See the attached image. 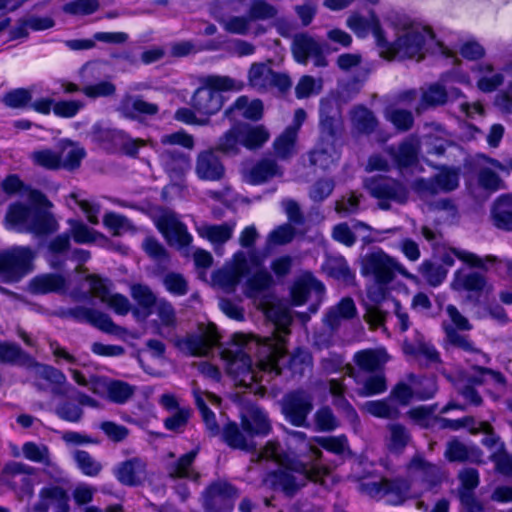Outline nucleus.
Returning a JSON list of instances; mask_svg holds the SVG:
<instances>
[{
  "label": "nucleus",
  "mask_w": 512,
  "mask_h": 512,
  "mask_svg": "<svg viewBox=\"0 0 512 512\" xmlns=\"http://www.w3.org/2000/svg\"><path fill=\"white\" fill-rule=\"evenodd\" d=\"M132 298L137 304L145 311V316L152 313V308L156 305L159 299L147 285L134 284L130 289Z\"/></svg>",
  "instance_id": "nucleus-55"
},
{
  "label": "nucleus",
  "mask_w": 512,
  "mask_h": 512,
  "mask_svg": "<svg viewBox=\"0 0 512 512\" xmlns=\"http://www.w3.org/2000/svg\"><path fill=\"white\" fill-rule=\"evenodd\" d=\"M35 469L20 462H11L4 468L7 483L13 488L20 487L21 493L28 497L33 494V480L31 475Z\"/></svg>",
  "instance_id": "nucleus-24"
},
{
  "label": "nucleus",
  "mask_w": 512,
  "mask_h": 512,
  "mask_svg": "<svg viewBox=\"0 0 512 512\" xmlns=\"http://www.w3.org/2000/svg\"><path fill=\"white\" fill-rule=\"evenodd\" d=\"M57 146L55 149L44 148L33 151L30 154L32 162L40 167L48 170H56L60 168Z\"/></svg>",
  "instance_id": "nucleus-61"
},
{
  "label": "nucleus",
  "mask_w": 512,
  "mask_h": 512,
  "mask_svg": "<svg viewBox=\"0 0 512 512\" xmlns=\"http://www.w3.org/2000/svg\"><path fill=\"white\" fill-rule=\"evenodd\" d=\"M297 127H287L274 141L275 154L280 159H288L295 152Z\"/></svg>",
  "instance_id": "nucleus-49"
},
{
  "label": "nucleus",
  "mask_w": 512,
  "mask_h": 512,
  "mask_svg": "<svg viewBox=\"0 0 512 512\" xmlns=\"http://www.w3.org/2000/svg\"><path fill=\"white\" fill-rule=\"evenodd\" d=\"M92 135L96 141L109 143L115 149L121 150L128 156H136L140 147L144 146V141L130 137L123 130L106 128L101 125H94Z\"/></svg>",
  "instance_id": "nucleus-14"
},
{
  "label": "nucleus",
  "mask_w": 512,
  "mask_h": 512,
  "mask_svg": "<svg viewBox=\"0 0 512 512\" xmlns=\"http://www.w3.org/2000/svg\"><path fill=\"white\" fill-rule=\"evenodd\" d=\"M86 281L89 283V292L83 293L81 297L77 298L78 300H86L90 296H94L106 303L119 315H126L130 311V302L126 296L119 293H110L111 283L109 280L91 274L86 276Z\"/></svg>",
  "instance_id": "nucleus-11"
},
{
  "label": "nucleus",
  "mask_w": 512,
  "mask_h": 512,
  "mask_svg": "<svg viewBox=\"0 0 512 512\" xmlns=\"http://www.w3.org/2000/svg\"><path fill=\"white\" fill-rule=\"evenodd\" d=\"M6 227L20 233L45 235L57 230V222L49 212L23 203L9 206L5 216Z\"/></svg>",
  "instance_id": "nucleus-4"
},
{
  "label": "nucleus",
  "mask_w": 512,
  "mask_h": 512,
  "mask_svg": "<svg viewBox=\"0 0 512 512\" xmlns=\"http://www.w3.org/2000/svg\"><path fill=\"white\" fill-rule=\"evenodd\" d=\"M281 174V168L275 160L264 158L256 162L245 172L244 179L249 184L259 185L269 181L275 176H280Z\"/></svg>",
  "instance_id": "nucleus-28"
},
{
  "label": "nucleus",
  "mask_w": 512,
  "mask_h": 512,
  "mask_svg": "<svg viewBox=\"0 0 512 512\" xmlns=\"http://www.w3.org/2000/svg\"><path fill=\"white\" fill-rule=\"evenodd\" d=\"M385 117L400 131H408L414 124L413 114L409 110L389 107L385 111Z\"/></svg>",
  "instance_id": "nucleus-63"
},
{
  "label": "nucleus",
  "mask_w": 512,
  "mask_h": 512,
  "mask_svg": "<svg viewBox=\"0 0 512 512\" xmlns=\"http://www.w3.org/2000/svg\"><path fill=\"white\" fill-rule=\"evenodd\" d=\"M453 252L459 259H461L465 263H467L473 267H477V268L484 269V270H488L489 266H494L498 263L504 264L507 269L508 274L512 276V261H509V260L503 261L493 255H488L484 258H481L474 253L455 250V249L453 250Z\"/></svg>",
  "instance_id": "nucleus-47"
},
{
  "label": "nucleus",
  "mask_w": 512,
  "mask_h": 512,
  "mask_svg": "<svg viewBox=\"0 0 512 512\" xmlns=\"http://www.w3.org/2000/svg\"><path fill=\"white\" fill-rule=\"evenodd\" d=\"M419 143L415 138H409L402 142L394 154V158L400 167H409L417 161Z\"/></svg>",
  "instance_id": "nucleus-56"
},
{
  "label": "nucleus",
  "mask_w": 512,
  "mask_h": 512,
  "mask_svg": "<svg viewBox=\"0 0 512 512\" xmlns=\"http://www.w3.org/2000/svg\"><path fill=\"white\" fill-rule=\"evenodd\" d=\"M333 105L330 101H321L319 115H320V130L323 136L334 138L337 135L340 121L332 115Z\"/></svg>",
  "instance_id": "nucleus-48"
},
{
  "label": "nucleus",
  "mask_w": 512,
  "mask_h": 512,
  "mask_svg": "<svg viewBox=\"0 0 512 512\" xmlns=\"http://www.w3.org/2000/svg\"><path fill=\"white\" fill-rule=\"evenodd\" d=\"M411 465L415 479L420 480L425 489H431L441 482L442 475L438 466L423 459H414Z\"/></svg>",
  "instance_id": "nucleus-40"
},
{
  "label": "nucleus",
  "mask_w": 512,
  "mask_h": 512,
  "mask_svg": "<svg viewBox=\"0 0 512 512\" xmlns=\"http://www.w3.org/2000/svg\"><path fill=\"white\" fill-rule=\"evenodd\" d=\"M36 377L45 380L51 385V393L55 396H64L68 393L69 385L66 376L58 369L38 363L33 370Z\"/></svg>",
  "instance_id": "nucleus-32"
},
{
  "label": "nucleus",
  "mask_w": 512,
  "mask_h": 512,
  "mask_svg": "<svg viewBox=\"0 0 512 512\" xmlns=\"http://www.w3.org/2000/svg\"><path fill=\"white\" fill-rule=\"evenodd\" d=\"M233 224H220V225H203L198 228L200 236L208 239L213 244H223L227 242L233 234Z\"/></svg>",
  "instance_id": "nucleus-51"
},
{
  "label": "nucleus",
  "mask_w": 512,
  "mask_h": 512,
  "mask_svg": "<svg viewBox=\"0 0 512 512\" xmlns=\"http://www.w3.org/2000/svg\"><path fill=\"white\" fill-rule=\"evenodd\" d=\"M116 479L125 486H138L146 472V462L140 457H133L118 463L113 469Z\"/></svg>",
  "instance_id": "nucleus-21"
},
{
  "label": "nucleus",
  "mask_w": 512,
  "mask_h": 512,
  "mask_svg": "<svg viewBox=\"0 0 512 512\" xmlns=\"http://www.w3.org/2000/svg\"><path fill=\"white\" fill-rule=\"evenodd\" d=\"M242 146L238 124L233 125L219 139L215 147V151H219L227 155H236Z\"/></svg>",
  "instance_id": "nucleus-50"
},
{
  "label": "nucleus",
  "mask_w": 512,
  "mask_h": 512,
  "mask_svg": "<svg viewBox=\"0 0 512 512\" xmlns=\"http://www.w3.org/2000/svg\"><path fill=\"white\" fill-rule=\"evenodd\" d=\"M65 286V279L56 274L37 276L30 281V290L33 293L43 294L58 291Z\"/></svg>",
  "instance_id": "nucleus-52"
},
{
  "label": "nucleus",
  "mask_w": 512,
  "mask_h": 512,
  "mask_svg": "<svg viewBox=\"0 0 512 512\" xmlns=\"http://www.w3.org/2000/svg\"><path fill=\"white\" fill-rule=\"evenodd\" d=\"M262 113L263 105L260 100L249 101L248 97L240 96L233 105L225 111V117L230 120H236L239 116L251 120H258L262 117Z\"/></svg>",
  "instance_id": "nucleus-33"
},
{
  "label": "nucleus",
  "mask_w": 512,
  "mask_h": 512,
  "mask_svg": "<svg viewBox=\"0 0 512 512\" xmlns=\"http://www.w3.org/2000/svg\"><path fill=\"white\" fill-rule=\"evenodd\" d=\"M39 496L40 500L33 506V511L47 512L52 508L54 512H69V497L63 488L45 487L40 491Z\"/></svg>",
  "instance_id": "nucleus-25"
},
{
  "label": "nucleus",
  "mask_w": 512,
  "mask_h": 512,
  "mask_svg": "<svg viewBox=\"0 0 512 512\" xmlns=\"http://www.w3.org/2000/svg\"><path fill=\"white\" fill-rule=\"evenodd\" d=\"M445 457L451 462L469 461L472 463H482L483 452L477 446H468L454 439L447 443Z\"/></svg>",
  "instance_id": "nucleus-34"
},
{
  "label": "nucleus",
  "mask_w": 512,
  "mask_h": 512,
  "mask_svg": "<svg viewBox=\"0 0 512 512\" xmlns=\"http://www.w3.org/2000/svg\"><path fill=\"white\" fill-rule=\"evenodd\" d=\"M242 146L249 150L261 148L270 137L269 131L263 125L238 123Z\"/></svg>",
  "instance_id": "nucleus-37"
},
{
  "label": "nucleus",
  "mask_w": 512,
  "mask_h": 512,
  "mask_svg": "<svg viewBox=\"0 0 512 512\" xmlns=\"http://www.w3.org/2000/svg\"><path fill=\"white\" fill-rule=\"evenodd\" d=\"M193 396L208 435L210 437L220 436L222 429L217 422L215 413L208 407V403L218 405L220 399L216 395L204 392L197 387L193 388Z\"/></svg>",
  "instance_id": "nucleus-18"
},
{
  "label": "nucleus",
  "mask_w": 512,
  "mask_h": 512,
  "mask_svg": "<svg viewBox=\"0 0 512 512\" xmlns=\"http://www.w3.org/2000/svg\"><path fill=\"white\" fill-rule=\"evenodd\" d=\"M388 300H396L386 295L381 287L370 288L367 292V300L364 302V319L373 327L384 325L388 318Z\"/></svg>",
  "instance_id": "nucleus-17"
},
{
  "label": "nucleus",
  "mask_w": 512,
  "mask_h": 512,
  "mask_svg": "<svg viewBox=\"0 0 512 512\" xmlns=\"http://www.w3.org/2000/svg\"><path fill=\"white\" fill-rule=\"evenodd\" d=\"M362 410L378 418H392L398 414L397 407L390 403L389 398L383 400L367 401L362 405Z\"/></svg>",
  "instance_id": "nucleus-62"
},
{
  "label": "nucleus",
  "mask_w": 512,
  "mask_h": 512,
  "mask_svg": "<svg viewBox=\"0 0 512 512\" xmlns=\"http://www.w3.org/2000/svg\"><path fill=\"white\" fill-rule=\"evenodd\" d=\"M60 168L74 170L80 166L86 152L84 148L68 141H61L57 145Z\"/></svg>",
  "instance_id": "nucleus-39"
},
{
  "label": "nucleus",
  "mask_w": 512,
  "mask_h": 512,
  "mask_svg": "<svg viewBox=\"0 0 512 512\" xmlns=\"http://www.w3.org/2000/svg\"><path fill=\"white\" fill-rule=\"evenodd\" d=\"M0 362L3 364L16 365L34 370L38 364L29 354L22 348L12 342H0Z\"/></svg>",
  "instance_id": "nucleus-31"
},
{
  "label": "nucleus",
  "mask_w": 512,
  "mask_h": 512,
  "mask_svg": "<svg viewBox=\"0 0 512 512\" xmlns=\"http://www.w3.org/2000/svg\"><path fill=\"white\" fill-rule=\"evenodd\" d=\"M238 83L228 76L209 75L201 79V86L191 98L192 108L204 118L218 113L224 104L221 91L239 90Z\"/></svg>",
  "instance_id": "nucleus-5"
},
{
  "label": "nucleus",
  "mask_w": 512,
  "mask_h": 512,
  "mask_svg": "<svg viewBox=\"0 0 512 512\" xmlns=\"http://www.w3.org/2000/svg\"><path fill=\"white\" fill-rule=\"evenodd\" d=\"M442 328L445 333V339L451 346L471 355V358L467 359L468 362L473 361L482 364L490 362V357L478 349L469 336L461 334L455 327H452V325H448L447 323H442Z\"/></svg>",
  "instance_id": "nucleus-20"
},
{
  "label": "nucleus",
  "mask_w": 512,
  "mask_h": 512,
  "mask_svg": "<svg viewBox=\"0 0 512 512\" xmlns=\"http://www.w3.org/2000/svg\"><path fill=\"white\" fill-rule=\"evenodd\" d=\"M359 385L357 394L361 397H370L384 393L387 390L386 378L383 372L370 374L369 376L356 378Z\"/></svg>",
  "instance_id": "nucleus-45"
},
{
  "label": "nucleus",
  "mask_w": 512,
  "mask_h": 512,
  "mask_svg": "<svg viewBox=\"0 0 512 512\" xmlns=\"http://www.w3.org/2000/svg\"><path fill=\"white\" fill-rule=\"evenodd\" d=\"M323 269L330 277L345 283H350L354 278L346 259L341 255H327Z\"/></svg>",
  "instance_id": "nucleus-42"
},
{
  "label": "nucleus",
  "mask_w": 512,
  "mask_h": 512,
  "mask_svg": "<svg viewBox=\"0 0 512 512\" xmlns=\"http://www.w3.org/2000/svg\"><path fill=\"white\" fill-rule=\"evenodd\" d=\"M219 342V334L214 324H200L195 333L177 341L178 348L191 356H206Z\"/></svg>",
  "instance_id": "nucleus-12"
},
{
  "label": "nucleus",
  "mask_w": 512,
  "mask_h": 512,
  "mask_svg": "<svg viewBox=\"0 0 512 512\" xmlns=\"http://www.w3.org/2000/svg\"><path fill=\"white\" fill-rule=\"evenodd\" d=\"M346 25L360 38H365L369 32H372L377 46L379 48L381 47L384 41V32L381 28L379 18L374 11H370L368 18L358 13H353L347 18Z\"/></svg>",
  "instance_id": "nucleus-19"
},
{
  "label": "nucleus",
  "mask_w": 512,
  "mask_h": 512,
  "mask_svg": "<svg viewBox=\"0 0 512 512\" xmlns=\"http://www.w3.org/2000/svg\"><path fill=\"white\" fill-rule=\"evenodd\" d=\"M251 349V346L237 344L235 349L225 351L228 374L244 387H251L255 383L264 386L275 376L280 375L284 367L293 374L302 375L311 366V356L308 352L297 350L293 354H288L271 342L262 347L263 356L254 365L246 351Z\"/></svg>",
  "instance_id": "nucleus-1"
},
{
  "label": "nucleus",
  "mask_w": 512,
  "mask_h": 512,
  "mask_svg": "<svg viewBox=\"0 0 512 512\" xmlns=\"http://www.w3.org/2000/svg\"><path fill=\"white\" fill-rule=\"evenodd\" d=\"M156 226L171 246L175 245L179 248H184L192 241V236L187 231L186 226L173 212L164 211L159 215L156 220Z\"/></svg>",
  "instance_id": "nucleus-16"
},
{
  "label": "nucleus",
  "mask_w": 512,
  "mask_h": 512,
  "mask_svg": "<svg viewBox=\"0 0 512 512\" xmlns=\"http://www.w3.org/2000/svg\"><path fill=\"white\" fill-rule=\"evenodd\" d=\"M161 149L159 158L162 167L171 178H180L191 168V157L175 146H181L188 150L194 148V138L185 131H177L164 134L160 138Z\"/></svg>",
  "instance_id": "nucleus-6"
},
{
  "label": "nucleus",
  "mask_w": 512,
  "mask_h": 512,
  "mask_svg": "<svg viewBox=\"0 0 512 512\" xmlns=\"http://www.w3.org/2000/svg\"><path fill=\"white\" fill-rule=\"evenodd\" d=\"M94 400L87 395L81 394L79 403L72 401H63L55 409L56 415L67 422L78 423L83 417L81 405H92Z\"/></svg>",
  "instance_id": "nucleus-41"
},
{
  "label": "nucleus",
  "mask_w": 512,
  "mask_h": 512,
  "mask_svg": "<svg viewBox=\"0 0 512 512\" xmlns=\"http://www.w3.org/2000/svg\"><path fill=\"white\" fill-rule=\"evenodd\" d=\"M222 441L232 449L251 451L255 449V443L250 436L239 427L236 422L226 423L220 434Z\"/></svg>",
  "instance_id": "nucleus-30"
},
{
  "label": "nucleus",
  "mask_w": 512,
  "mask_h": 512,
  "mask_svg": "<svg viewBox=\"0 0 512 512\" xmlns=\"http://www.w3.org/2000/svg\"><path fill=\"white\" fill-rule=\"evenodd\" d=\"M366 188L371 196L379 200V207L383 210L390 209V202L397 204L406 203L409 191L401 182L386 178H371L366 181Z\"/></svg>",
  "instance_id": "nucleus-9"
},
{
  "label": "nucleus",
  "mask_w": 512,
  "mask_h": 512,
  "mask_svg": "<svg viewBox=\"0 0 512 512\" xmlns=\"http://www.w3.org/2000/svg\"><path fill=\"white\" fill-rule=\"evenodd\" d=\"M472 364L471 369L473 371L472 374L467 376V382L471 385H483L487 382V379L490 378L495 383L500 385H505L506 379L504 375L490 368L482 367L477 364Z\"/></svg>",
  "instance_id": "nucleus-53"
},
{
  "label": "nucleus",
  "mask_w": 512,
  "mask_h": 512,
  "mask_svg": "<svg viewBox=\"0 0 512 512\" xmlns=\"http://www.w3.org/2000/svg\"><path fill=\"white\" fill-rule=\"evenodd\" d=\"M72 457L76 462L77 467L81 470L83 474L87 476H97L102 470L101 463L97 461L87 451L75 450L72 453Z\"/></svg>",
  "instance_id": "nucleus-60"
},
{
  "label": "nucleus",
  "mask_w": 512,
  "mask_h": 512,
  "mask_svg": "<svg viewBox=\"0 0 512 512\" xmlns=\"http://www.w3.org/2000/svg\"><path fill=\"white\" fill-rule=\"evenodd\" d=\"M248 81L251 87L260 92L273 88L285 92L292 84L288 75L273 71L267 63H253L248 71Z\"/></svg>",
  "instance_id": "nucleus-13"
},
{
  "label": "nucleus",
  "mask_w": 512,
  "mask_h": 512,
  "mask_svg": "<svg viewBox=\"0 0 512 512\" xmlns=\"http://www.w3.org/2000/svg\"><path fill=\"white\" fill-rule=\"evenodd\" d=\"M118 111L125 118L141 121L147 116L157 114L159 107L155 103L145 101L140 96L125 95L120 101Z\"/></svg>",
  "instance_id": "nucleus-22"
},
{
  "label": "nucleus",
  "mask_w": 512,
  "mask_h": 512,
  "mask_svg": "<svg viewBox=\"0 0 512 512\" xmlns=\"http://www.w3.org/2000/svg\"><path fill=\"white\" fill-rule=\"evenodd\" d=\"M328 475L327 467L315 462L300 461L268 474L263 485L291 497L308 481L326 487Z\"/></svg>",
  "instance_id": "nucleus-3"
},
{
  "label": "nucleus",
  "mask_w": 512,
  "mask_h": 512,
  "mask_svg": "<svg viewBox=\"0 0 512 512\" xmlns=\"http://www.w3.org/2000/svg\"><path fill=\"white\" fill-rule=\"evenodd\" d=\"M312 290L322 293L324 291V286L314 278L296 282L291 292L294 304L301 305L305 303Z\"/></svg>",
  "instance_id": "nucleus-57"
},
{
  "label": "nucleus",
  "mask_w": 512,
  "mask_h": 512,
  "mask_svg": "<svg viewBox=\"0 0 512 512\" xmlns=\"http://www.w3.org/2000/svg\"><path fill=\"white\" fill-rule=\"evenodd\" d=\"M195 171L200 179L207 181L221 180L225 174L224 165L213 149L198 154Z\"/></svg>",
  "instance_id": "nucleus-23"
},
{
  "label": "nucleus",
  "mask_w": 512,
  "mask_h": 512,
  "mask_svg": "<svg viewBox=\"0 0 512 512\" xmlns=\"http://www.w3.org/2000/svg\"><path fill=\"white\" fill-rule=\"evenodd\" d=\"M312 410L313 396L305 390H294L282 398V413L296 427H310L307 418Z\"/></svg>",
  "instance_id": "nucleus-10"
},
{
  "label": "nucleus",
  "mask_w": 512,
  "mask_h": 512,
  "mask_svg": "<svg viewBox=\"0 0 512 512\" xmlns=\"http://www.w3.org/2000/svg\"><path fill=\"white\" fill-rule=\"evenodd\" d=\"M361 272L365 276H372L376 282L381 284L391 282L396 272L407 278H412L400 263L383 251H376L365 255L361 262Z\"/></svg>",
  "instance_id": "nucleus-8"
},
{
  "label": "nucleus",
  "mask_w": 512,
  "mask_h": 512,
  "mask_svg": "<svg viewBox=\"0 0 512 512\" xmlns=\"http://www.w3.org/2000/svg\"><path fill=\"white\" fill-rule=\"evenodd\" d=\"M410 485L405 479H386L385 497L387 502L393 505L401 504L408 497Z\"/></svg>",
  "instance_id": "nucleus-54"
},
{
  "label": "nucleus",
  "mask_w": 512,
  "mask_h": 512,
  "mask_svg": "<svg viewBox=\"0 0 512 512\" xmlns=\"http://www.w3.org/2000/svg\"><path fill=\"white\" fill-rule=\"evenodd\" d=\"M490 460L500 474L512 478V454L507 451L505 443H500L499 448L490 455Z\"/></svg>",
  "instance_id": "nucleus-64"
},
{
  "label": "nucleus",
  "mask_w": 512,
  "mask_h": 512,
  "mask_svg": "<svg viewBox=\"0 0 512 512\" xmlns=\"http://www.w3.org/2000/svg\"><path fill=\"white\" fill-rule=\"evenodd\" d=\"M354 361L361 370L373 374L383 372L384 365L388 361V355L382 349H367L357 352Z\"/></svg>",
  "instance_id": "nucleus-38"
},
{
  "label": "nucleus",
  "mask_w": 512,
  "mask_h": 512,
  "mask_svg": "<svg viewBox=\"0 0 512 512\" xmlns=\"http://www.w3.org/2000/svg\"><path fill=\"white\" fill-rule=\"evenodd\" d=\"M36 251L27 246H13L0 252V277L17 282L33 270Z\"/></svg>",
  "instance_id": "nucleus-7"
},
{
  "label": "nucleus",
  "mask_w": 512,
  "mask_h": 512,
  "mask_svg": "<svg viewBox=\"0 0 512 512\" xmlns=\"http://www.w3.org/2000/svg\"><path fill=\"white\" fill-rule=\"evenodd\" d=\"M351 122L353 128L361 134H371L378 125L374 113L364 106H356L351 110Z\"/></svg>",
  "instance_id": "nucleus-46"
},
{
  "label": "nucleus",
  "mask_w": 512,
  "mask_h": 512,
  "mask_svg": "<svg viewBox=\"0 0 512 512\" xmlns=\"http://www.w3.org/2000/svg\"><path fill=\"white\" fill-rule=\"evenodd\" d=\"M493 225L504 231H512V195L499 196L491 208Z\"/></svg>",
  "instance_id": "nucleus-35"
},
{
  "label": "nucleus",
  "mask_w": 512,
  "mask_h": 512,
  "mask_svg": "<svg viewBox=\"0 0 512 512\" xmlns=\"http://www.w3.org/2000/svg\"><path fill=\"white\" fill-rule=\"evenodd\" d=\"M271 284V274L267 270L261 269L247 280L246 295L249 298H257L262 292L268 289Z\"/></svg>",
  "instance_id": "nucleus-59"
},
{
  "label": "nucleus",
  "mask_w": 512,
  "mask_h": 512,
  "mask_svg": "<svg viewBox=\"0 0 512 512\" xmlns=\"http://www.w3.org/2000/svg\"><path fill=\"white\" fill-rule=\"evenodd\" d=\"M241 426L252 440L254 436L267 435L271 429L267 414L257 407L249 409L247 414L242 416Z\"/></svg>",
  "instance_id": "nucleus-29"
},
{
  "label": "nucleus",
  "mask_w": 512,
  "mask_h": 512,
  "mask_svg": "<svg viewBox=\"0 0 512 512\" xmlns=\"http://www.w3.org/2000/svg\"><path fill=\"white\" fill-rule=\"evenodd\" d=\"M451 286L456 291H467L479 297L486 288L487 281L479 272L458 270L455 272Z\"/></svg>",
  "instance_id": "nucleus-27"
},
{
  "label": "nucleus",
  "mask_w": 512,
  "mask_h": 512,
  "mask_svg": "<svg viewBox=\"0 0 512 512\" xmlns=\"http://www.w3.org/2000/svg\"><path fill=\"white\" fill-rule=\"evenodd\" d=\"M448 100L449 94L440 83L421 87V99L415 108L416 113L421 114L428 108L444 105Z\"/></svg>",
  "instance_id": "nucleus-36"
},
{
  "label": "nucleus",
  "mask_w": 512,
  "mask_h": 512,
  "mask_svg": "<svg viewBox=\"0 0 512 512\" xmlns=\"http://www.w3.org/2000/svg\"><path fill=\"white\" fill-rule=\"evenodd\" d=\"M322 46L306 34L295 36L292 45L293 55L297 62L306 64L310 56L321 52Z\"/></svg>",
  "instance_id": "nucleus-44"
},
{
  "label": "nucleus",
  "mask_w": 512,
  "mask_h": 512,
  "mask_svg": "<svg viewBox=\"0 0 512 512\" xmlns=\"http://www.w3.org/2000/svg\"><path fill=\"white\" fill-rule=\"evenodd\" d=\"M198 454L197 450H192L182 455L178 460L169 463L167 472L171 478H187L191 473V466Z\"/></svg>",
  "instance_id": "nucleus-58"
},
{
  "label": "nucleus",
  "mask_w": 512,
  "mask_h": 512,
  "mask_svg": "<svg viewBox=\"0 0 512 512\" xmlns=\"http://www.w3.org/2000/svg\"><path fill=\"white\" fill-rule=\"evenodd\" d=\"M329 392L333 396L334 406L344 413L345 417L352 423L358 422V414L352 405L345 398V386L336 379L329 380Z\"/></svg>",
  "instance_id": "nucleus-43"
},
{
  "label": "nucleus",
  "mask_w": 512,
  "mask_h": 512,
  "mask_svg": "<svg viewBox=\"0 0 512 512\" xmlns=\"http://www.w3.org/2000/svg\"><path fill=\"white\" fill-rule=\"evenodd\" d=\"M61 315L79 322L89 323L108 334L119 335L123 332V329L115 324L108 314L92 308L84 306L67 308L61 312Z\"/></svg>",
  "instance_id": "nucleus-15"
},
{
  "label": "nucleus",
  "mask_w": 512,
  "mask_h": 512,
  "mask_svg": "<svg viewBox=\"0 0 512 512\" xmlns=\"http://www.w3.org/2000/svg\"><path fill=\"white\" fill-rule=\"evenodd\" d=\"M396 40L390 43L384 36L380 47V56L388 60L399 57L416 58L421 60L425 53L438 49L442 54L448 55L446 47L435 40L433 31L420 23L405 19L397 25Z\"/></svg>",
  "instance_id": "nucleus-2"
},
{
  "label": "nucleus",
  "mask_w": 512,
  "mask_h": 512,
  "mask_svg": "<svg viewBox=\"0 0 512 512\" xmlns=\"http://www.w3.org/2000/svg\"><path fill=\"white\" fill-rule=\"evenodd\" d=\"M356 316L357 308L354 300L351 297H344L327 310L324 323L331 331H336L343 321L351 320Z\"/></svg>",
  "instance_id": "nucleus-26"
}]
</instances>
